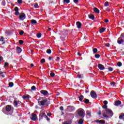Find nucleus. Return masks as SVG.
<instances>
[{
    "label": "nucleus",
    "mask_w": 124,
    "mask_h": 124,
    "mask_svg": "<svg viewBox=\"0 0 124 124\" xmlns=\"http://www.w3.org/2000/svg\"><path fill=\"white\" fill-rule=\"evenodd\" d=\"M104 105L102 107L104 110L103 111V116L104 119H108V116L109 115V109H108V101L105 100L103 102Z\"/></svg>",
    "instance_id": "obj_1"
},
{
    "label": "nucleus",
    "mask_w": 124,
    "mask_h": 124,
    "mask_svg": "<svg viewBox=\"0 0 124 124\" xmlns=\"http://www.w3.org/2000/svg\"><path fill=\"white\" fill-rule=\"evenodd\" d=\"M38 103L40 106H48L50 104V101L46 97H40L38 99Z\"/></svg>",
    "instance_id": "obj_2"
},
{
    "label": "nucleus",
    "mask_w": 124,
    "mask_h": 124,
    "mask_svg": "<svg viewBox=\"0 0 124 124\" xmlns=\"http://www.w3.org/2000/svg\"><path fill=\"white\" fill-rule=\"evenodd\" d=\"M78 115L80 118H84L85 117V110L83 108H79L78 111Z\"/></svg>",
    "instance_id": "obj_3"
},
{
    "label": "nucleus",
    "mask_w": 124,
    "mask_h": 124,
    "mask_svg": "<svg viewBox=\"0 0 124 124\" xmlns=\"http://www.w3.org/2000/svg\"><path fill=\"white\" fill-rule=\"evenodd\" d=\"M91 96L92 98H96L97 97V95H96V93L94 91H92L90 93Z\"/></svg>",
    "instance_id": "obj_4"
},
{
    "label": "nucleus",
    "mask_w": 124,
    "mask_h": 124,
    "mask_svg": "<svg viewBox=\"0 0 124 124\" xmlns=\"http://www.w3.org/2000/svg\"><path fill=\"white\" fill-rule=\"evenodd\" d=\"M19 19L20 21H24L26 19V15L24 13L21 14L19 16Z\"/></svg>",
    "instance_id": "obj_5"
},
{
    "label": "nucleus",
    "mask_w": 124,
    "mask_h": 124,
    "mask_svg": "<svg viewBox=\"0 0 124 124\" xmlns=\"http://www.w3.org/2000/svg\"><path fill=\"white\" fill-rule=\"evenodd\" d=\"M75 110V108L73 106H68L67 108V111L68 112H72V111H74Z\"/></svg>",
    "instance_id": "obj_6"
},
{
    "label": "nucleus",
    "mask_w": 124,
    "mask_h": 124,
    "mask_svg": "<svg viewBox=\"0 0 124 124\" xmlns=\"http://www.w3.org/2000/svg\"><path fill=\"white\" fill-rule=\"evenodd\" d=\"M40 93L45 96H46V95H49V93H48V91L46 90H41L40 91Z\"/></svg>",
    "instance_id": "obj_7"
},
{
    "label": "nucleus",
    "mask_w": 124,
    "mask_h": 124,
    "mask_svg": "<svg viewBox=\"0 0 124 124\" xmlns=\"http://www.w3.org/2000/svg\"><path fill=\"white\" fill-rule=\"evenodd\" d=\"M31 119L32 120V121H36V120H37V116L36 114L32 113L31 117Z\"/></svg>",
    "instance_id": "obj_8"
},
{
    "label": "nucleus",
    "mask_w": 124,
    "mask_h": 124,
    "mask_svg": "<svg viewBox=\"0 0 124 124\" xmlns=\"http://www.w3.org/2000/svg\"><path fill=\"white\" fill-rule=\"evenodd\" d=\"M98 67L100 69V70H104V69L105 68L104 66L101 64H98Z\"/></svg>",
    "instance_id": "obj_9"
},
{
    "label": "nucleus",
    "mask_w": 124,
    "mask_h": 124,
    "mask_svg": "<svg viewBox=\"0 0 124 124\" xmlns=\"http://www.w3.org/2000/svg\"><path fill=\"white\" fill-rule=\"evenodd\" d=\"M6 111L7 112H10L11 111V106L7 105L6 107Z\"/></svg>",
    "instance_id": "obj_10"
},
{
    "label": "nucleus",
    "mask_w": 124,
    "mask_h": 124,
    "mask_svg": "<svg viewBox=\"0 0 124 124\" xmlns=\"http://www.w3.org/2000/svg\"><path fill=\"white\" fill-rule=\"evenodd\" d=\"M77 28H78V29H80L81 28V26H82V23H81V22L78 21L77 22Z\"/></svg>",
    "instance_id": "obj_11"
},
{
    "label": "nucleus",
    "mask_w": 124,
    "mask_h": 124,
    "mask_svg": "<svg viewBox=\"0 0 124 124\" xmlns=\"http://www.w3.org/2000/svg\"><path fill=\"white\" fill-rule=\"evenodd\" d=\"M104 5L105 6V10H106V11H108V9H107V6H108V5H109V2H108V1L105 2Z\"/></svg>",
    "instance_id": "obj_12"
},
{
    "label": "nucleus",
    "mask_w": 124,
    "mask_h": 124,
    "mask_svg": "<svg viewBox=\"0 0 124 124\" xmlns=\"http://www.w3.org/2000/svg\"><path fill=\"white\" fill-rule=\"evenodd\" d=\"M16 52L18 54H20L22 52V49L21 48L19 47L18 46H17L16 47Z\"/></svg>",
    "instance_id": "obj_13"
},
{
    "label": "nucleus",
    "mask_w": 124,
    "mask_h": 124,
    "mask_svg": "<svg viewBox=\"0 0 124 124\" xmlns=\"http://www.w3.org/2000/svg\"><path fill=\"white\" fill-rule=\"evenodd\" d=\"M31 25H36V24H37V21L34 19H31Z\"/></svg>",
    "instance_id": "obj_14"
},
{
    "label": "nucleus",
    "mask_w": 124,
    "mask_h": 124,
    "mask_svg": "<svg viewBox=\"0 0 124 124\" xmlns=\"http://www.w3.org/2000/svg\"><path fill=\"white\" fill-rule=\"evenodd\" d=\"M30 97H31V96H30V95H24L22 96V98H23L24 99H26V98H27L28 99H29V98H30Z\"/></svg>",
    "instance_id": "obj_15"
},
{
    "label": "nucleus",
    "mask_w": 124,
    "mask_h": 124,
    "mask_svg": "<svg viewBox=\"0 0 124 124\" xmlns=\"http://www.w3.org/2000/svg\"><path fill=\"white\" fill-rule=\"evenodd\" d=\"M109 118L113 117V115H114V113L111 110H109Z\"/></svg>",
    "instance_id": "obj_16"
},
{
    "label": "nucleus",
    "mask_w": 124,
    "mask_h": 124,
    "mask_svg": "<svg viewBox=\"0 0 124 124\" xmlns=\"http://www.w3.org/2000/svg\"><path fill=\"white\" fill-rule=\"evenodd\" d=\"M88 17L91 20H93L94 19V16L93 15H89Z\"/></svg>",
    "instance_id": "obj_17"
},
{
    "label": "nucleus",
    "mask_w": 124,
    "mask_h": 124,
    "mask_svg": "<svg viewBox=\"0 0 124 124\" xmlns=\"http://www.w3.org/2000/svg\"><path fill=\"white\" fill-rule=\"evenodd\" d=\"M122 103V102L120 101H117L115 102V106H119Z\"/></svg>",
    "instance_id": "obj_18"
},
{
    "label": "nucleus",
    "mask_w": 124,
    "mask_h": 124,
    "mask_svg": "<svg viewBox=\"0 0 124 124\" xmlns=\"http://www.w3.org/2000/svg\"><path fill=\"white\" fill-rule=\"evenodd\" d=\"M18 104L19 102H17V100H15L14 101V105H15V107H17L18 106Z\"/></svg>",
    "instance_id": "obj_19"
},
{
    "label": "nucleus",
    "mask_w": 124,
    "mask_h": 124,
    "mask_svg": "<svg viewBox=\"0 0 124 124\" xmlns=\"http://www.w3.org/2000/svg\"><path fill=\"white\" fill-rule=\"evenodd\" d=\"M106 28H102L100 30H99V32L100 33H102V32H104L105 31Z\"/></svg>",
    "instance_id": "obj_20"
},
{
    "label": "nucleus",
    "mask_w": 124,
    "mask_h": 124,
    "mask_svg": "<svg viewBox=\"0 0 124 124\" xmlns=\"http://www.w3.org/2000/svg\"><path fill=\"white\" fill-rule=\"evenodd\" d=\"M117 42L118 43V44H121L122 43H123V42H124V40H123V39H121L120 38H119Z\"/></svg>",
    "instance_id": "obj_21"
},
{
    "label": "nucleus",
    "mask_w": 124,
    "mask_h": 124,
    "mask_svg": "<svg viewBox=\"0 0 124 124\" xmlns=\"http://www.w3.org/2000/svg\"><path fill=\"white\" fill-rule=\"evenodd\" d=\"M93 11L95 12V13H99V10H98L97 8H94L93 9Z\"/></svg>",
    "instance_id": "obj_22"
},
{
    "label": "nucleus",
    "mask_w": 124,
    "mask_h": 124,
    "mask_svg": "<svg viewBox=\"0 0 124 124\" xmlns=\"http://www.w3.org/2000/svg\"><path fill=\"white\" fill-rule=\"evenodd\" d=\"M78 98L80 101H82L84 99V96L81 95L78 97Z\"/></svg>",
    "instance_id": "obj_23"
},
{
    "label": "nucleus",
    "mask_w": 124,
    "mask_h": 124,
    "mask_svg": "<svg viewBox=\"0 0 124 124\" xmlns=\"http://www.w3.org/2000/svg\"><path fill=\"white\" fill-rule=\"evenodd\" d=\"M97 123H99V124H105V122H104V121L103 120H97L96 121Z\"/></svg>",
    "instance_id": "obj_24"
},
{
    "label": "nucleus",
    "mask_w": 124,
    "mask_h": 124,
    "mask_svg": "<svg viewBox=\"0 0 124 124\" xmlns=\"http://www.w3.org/2000/svg\"><path fill=\"white\" fill-rule=\"evenodd\" d=\"M119 119H120V120H123V119H124V114H121V115L119 116Z\"/></svg>",
    "instance_id": "obj_25"
},
{
    "label": "nucleus",
    "mask_w": 124,
    "mask_h": 124,
    "mask_svg": "<svg viewBox=\"0 0 124 124\" xmlns=\"http://www.w3.org/2000/svg\"><path fill=\"white\" fill-rule=\"evenodd\" d=\"M78 124H84V121L83 120V119H80L79 120V121H78Z\"/></svg>",
    "instance_id": "obj_26"
},
{
    "label": "nucleus",
    "mask_w": 124,
    "mask_h": 124,
    "mask_svg": "<svg viewBox=\"0 0 124 124\" xmlns=\"http://www.w3.org/2000/svg\"><path fill=\"white\" fill-rule=\"evenodd\" d=\"M87 116L91 117V116H92V113L90 111L88 110L87 111Z\"/></svg>",
    "instance_id": "obj_27"
},
{
    "label": "nucleus",
    "mask_w": 124,
    "mask_h": 124,
    "mask_svg": "<svg viewBox=\"0 0 124 124\" xmlns=\"http://www.w3.org/2000/svg\"><path fill=\"white\" fill-rule=\"evenodd\" d=\"M89 102H90V100H89V99H85L84 103H85L86 104H87L88 103H89Z\"/></svg>",
    "instance_id": "obj_28"
},
{
    "label": "nucleus",
    "mask_w": 124,
    "mask_h": 124,
    "mask_svg": "<svg viewBox=\"0 0 124 124\" xmlns=\"http://www.w3.org/2000/svg\"><path fill=\"white\" fill-rule=\"evenodd\" d=\"M100 57V55L98 54H96L95 55V58H96V59H99Z\"/></svg>",
    "instance_id": "obj_29"
},
{
    "label": "nucleus",
    "mask_w": 124,
    "mask_h": 124,
    "mask_svg": "<svg viewBox=\"0 0 124 124\" xmlns=\"http://www.w3.org/2000/svg\"><path fill=\"white\" fill-rule=\"evenodd\" d=\"M46 53L47 54H51V53H52V51H51V49H48L46 50Z\"/></svg>",
    "instance_id": "obj_30"
},
{
    "label": "nucleus",
    "mask_w": 124,
    "mask_h": 124,
    "mask_svg": "<svg viewBox=\"0 0 124 124\" xmlns=\"http://www.w3.org/2000/svg\"><path fill=\"white\" fill-rule=\"evenodd\" d=\"M9 87H11H11H13V86H14V84L13 83V82H10L9 83Z\"/></svg>",
    "instance_id": "obj_31"
},
{
    "label": "nucleus",
    "mask_w": 124,
    "mask_h": 124,
    "mask_svg": "<svg viewBox=\"0 0 124 124\" xmlns=\"http://www.w3.org/2000/svg\"><path fill=\"white\" fill-rule=\"evenodd\" d=\"M63 2L64 3H69V2H70V0H63Z\"/></svg>",
    "instance_id": "obj_32"
},
{
    "label": "nucleus",
    "mask_w": 124,
    "mask_h": 124,
    "mask_svg": "<svg viewBox=\"0 0 124 124\" xmlns=\"http://www.w3.org/2000/svg\"><path fill=\"white\" fill-rule=\"evenodd\" d=\"M93 52L94 54L96 53L97 52V48H93Z\"/></svg>",
    "instance_id": "obj_33"
},
{
    "label": "nucleus",
    "mask_w": 124,
    "mask_h": 124,
    "mask_svg": "<svg viewBox=\"0 0 124 124\" xmlns=\"http://www.w3.org/2000/svg\"><path fill=\"white\" fill-rule=\"evenodd\" d=\"M45 112H43V113H42L40 114V117H41V118H43L44 116H45Z\"/></svg>",
    "instance_id": "obj_34"
},
{
    "label": "nucleus",
    "mask_w": 124,
    "mask_h": 124,
    "mask_svg": "<svg viewBox=\"0 0 124 124\" xmlns=\"http://www.w3.org/2000/svg\"><path fill=\"white\" fill-rule=\"evenodd\" d=\"M32 91H35L36 90V87L35 86H33L31 88Z\"/></svg>",
    "instance_id": "obj_35"
},
{
    "label": "nucleus",
    "mask_w": 124,
    "mask_h": 124,
    "mask_svg": "<svg viewBox=\"0 0 124 124\" xmlns=\"http://www.w3.org/2000/svg\"><path fill=\"white\" fill-rule=\"evenodd\" d=\"M18 42L20 45H22L24 43V41L22 40H19Z\"/></svg>",
    "instance_id": "obj_36"
},
{
    "label": "nucleus",
    "mask_w": 124,
    "mask_h": 124,
    "mask_svg": "<svg viewBox=\"0 0 124 124\" xmlns=\"http://www.w3.org/2000/svg\"><path fill=\"white\" fill-rule=\"evenodd\" d=\"M37 37L38 38H40L41 37V34L40 33H38V34H37Z\"/></svg>",
    "instance_id": "obj_37"
},
{
    "label": "nucleus",
    "mask_w": 124,
    "mask_h": 124,
    "mask_svg": "<svg viewBox=\"0 0 124 124\" xmlns=\"http://www.w3.org/2000/svg\"><path fill=\"white\" fill-rule=\"evenodd\" d=\"M117 65H118V66H119V67H120V66H122V63H121V62H118L117 63Z\"/></svg>",
    "instance_id": "obj_38"
},
{
    "label": "nucleus",
    "mask_w": 124,
    "mask_h": 124,
    "mask_svg": "<svg viewBox=\"0 0 124 124\" xmlns=\"http://www.w3.org/2000/svg\"><path fill=\"white\" fill-rule=\"evenodd\" d=\"M34 8H37L38 7V3H35L34 5Z\"/></svg>",
    "instance_id": "obj_39"
},
{
    "label": "nucleus",
    "mask_w": 124,
    "mask_h": 124,
    "mask_svg": "<svg viewBox=\"0 0 124 124\" xmlns=\"http://www.w3.org/2000/svg\"><path fill=\"white\" fill-rule=\"evenodd\" d=\"M15 11L16 12L19 11V8H18V7H15Z\"/></svg>",
    "instance_id": "obj_40"
},
{
    "label": "nucleus",
    "mask_w": 124,
    "mask_h": 124,
    "mask_svg": "<svg viewBox=\"0 0 124 124\" xmlns=\"http://www.w3.org/2000/svg\"><path fill=\"white\" fill-rule=\"evenodd\" d=\"M4 40V38H3V37H1V38H0V41H1V42H3Z\"/></svg>",
    "instance_id": "obj_41"
},
{
    "label": "nucleus",
    "mask_w": 124,
    "mask_h": 124,
    "mask_svg": "<svg viewBox=\"0 0 124 124\" xmlns=\"http://www.w3.org/2000/svg\"><path fill=\"white\" fill-rule=\"evenodd\" d=\"M50 75L51 76V77H54L55 76V73H51L50 74Z\"/></svg>",
    "instance_id": "obj_42"
},
{
    "label": "nucleus",
    "mask_w": 124,
    "mask_h": 124,
    "mask_svg": "<svg viewBox=\"0 0 124 124\" xmlns=\"http://www.w3.org/2000/svg\"><path fill=\"white\" fill-rule=\"evenodd\" d=\"M41 62L42 63H44V62H45V59H42L41 60Z\"/></svg>",
    "instance_id": "obj_43"
},
{
    "label": "nucleus",
    "mask_w": 124,
    "mask_h": 124,
    "mask_svg": "<svg viewBox=\"0 0 124 124\" xmlns=\"http://www.w3.org/2000/svg\"><path fill=\"white\" fill-rule=\"evenodd\" d=\"M110 86L111 87H114V86H115V82L110 83Z\"/></svg>",
    "instance_id": "obj_44"
},
{
    "label": "nucleus",
    "mask_w": 124,
    "mask_h": 124,
    "mask_svg": "<svg viewBox=\"0 0 124 124\" xmlns=\"http://www.w3.org/2000/svg\"><path fill=\"white\" fill-rule=\"evenodd\" d=\"M17 2L19 4H21V3H22V2H23V1H22V0H17Z\"/></svg>",
    "instance_id": "obj_45"
},
{
    "label": "nucleus",
    "mask_w": 124,
    "mask_h": 124,
    "mask_svg": "<svg viewBox=\"0 0 124 124\" xmlns=\"http://www.w3.org/2000/svg\"><path fill=\"white\" fill-rule=\"evenodd\" d=\"M9 65V63L8 62H5L4 63V66H8Z\"/></svg>",
    "instance_id": "obj_46"
},
{
    "label": "nucleus",
    "mask_w": 124,
    "mask_h": 124,
    "mask_svg": "<svg viewBox=\"0 0 124 124\" xmlns=\"http://www.w3.org/2000/svg\"><path fill=\"white\" fill-rule=\"evenodd\" d=\"M19 34L20 35H23V34H24V31H21L20 32H19Z\"/></svg>",
    "instance_id": "obj_47"
},
{
    "label": "nucleus",
    "mask_w": 124,
    "mask_h": 124,
    "mask_svg": "<svg viewBox=\"0 0 124 124\" xmlns=\"http://www.w3.org/2000/svg\"><path fill=\"white\" fill-rule=\"evenodd\" d=\"M74 2H75V3H78L79 0H74Z\"/></svg>",
    "instance_id": "obj_48"
},
{
    "label": "nucleus",
    "mask_w": 124,
    "mask_h": 124,
    "mask_svg": "<svg viewBox=\"0 0 124 124\" xmlns=\"http://www.w3.org/2000/svg\"><path fill=\"white\" fill-rule=\"evenodd\" d=\"M60 109L61 111H63V107H60Z\"/></svg>",
    "instance_id": "obj_49"
},
{
    "label": "nucleus",
    "mask_w": 124,
    "mask_h": 124,
    "mask_svg": "<svg viewBox=\"0 0 124 124\" xmlns=\"http://www.w3.org/2000/svg\"><path fill=\"white\" fill-rule=\"evenodd\" d=\"M113 71V69L112 67H109V71L111 72V71Z\"/></svg>",
    "instance_id": "obj_50"
},
{
    "label": "nucleus",
    "mask_w": 124,
    "mask_h": 124,
    "mask_svg": "<svg viewBox=\"0 0 124 124\" xmlns=\"http://www.w3.org/2000/svg\"><path fill=\"white\" fill-rule=\"evenodd\" d=\"M15 15H19V11H16L15 13Z\"/></svg>",
    "instance_id": "obj_51"
},
{
    "label": "nucleus",
    "mask_w": 124,
    "mask_h": 124,
    "mask_svg": "<svg viewBox=\"0 0 124 124\" xmlns=\"http://www.w3.org/2000/svg\"><path fill=\"white\" fill-rule=\"evenodd\" d=\"M3 60V58H2V56H0V62H1Z\"/></svg>",
    "instance_id": "obj_52"
},
{
    "label": "nucleus",
    "mask_w": 124,
    "mask_h": 124,
    "mask_svg": "<svg viewBox=\"0 0 124 124\" xmlns=\"http://www.w3.org/2000/svg\"><path fill=\"white\" fill-rule=\"evenodd\" d=\"M108 22H109V20H108V19H106L105 20V23H108Z\"/></svg>",
    "instance_id": "obj_53"
},
{
    "label": "nucleus",
    "mask_w": 124,
    "mask_h": 124,
    "mask_svg": "<svg viewBox=\"0 0 124 124\" xmlns=\"http://www.w3.org/2000/svg\"><path fill=\"white\" fill-rule=\"evenodd\" d=\"M106 47H109V43H107L105 44Z\"/></svg>",
    "instance_id": "obj_54"
},
{
    "label": "nucleus",
    "mask_w": 124,
    "mask_h": 124,
    "mask_svg": "<svg viewBox=\"0 0 124 124\" xmlns=\"http://www.w3.org/2000/svg\"><path fill=\"white\" fill-rule=\"evenodd\" d=\"M51 59H53V57H49L48 58V60H49V61H51Z\"/></svg>",
    "instance_id": "obj_55"
},
{
    "label": "nucleus",
    "mask_w": 124,
    "mask_h": 124,
    "mask_svg": "<svg viewBox=\"0 0 124 124\" xmlns=\"http://www.w3.org/2000/svg\"><path fill=\"white\" fill-rule=\"evenodd\" d=\"M43 117H44V118H45L46 119H47L48 118V116H47V115H46Z\"/></svg>",
    "instance_id": "obj_56"
},
{
    "label": "nucleus",
    "mask_w": 124,
    "mask_h": 124,
    "mask_svg": "<svg viewBox=\"0 0 124 124\" xmlns=\"http://www.w3.org/2000/svg\"><path fill=\"white\" fill-rule=\"evenodd\" d=\"M47 116L48 117H50L51 116V115H52V114H51V113H47Z\"/></svg>",
    "instance_id": "obj_57"
},
{
    "label": "nucleus",
    "mask_w": 124,
    "mask_h": 124,
    "mask_svg": "<svg viewBox=\"0 0 124 124\" xmlns=\"http://www.w3.org/2000/svg\"><path fill=\"white\" fill-rule=\"evenodd\" d=\"M57 96H58V95H60V93L58 92L56 94Z\"/></svg>",
    "instance_id": "obj_58"
},
{
    "label": "nucleus",
    "mask_w": 124,
    "mask_h": 124,
    "mask_svg": "<svg viewBox=\"0 0 124 124\" xmlns=\"http://www.w3.org/2000/svg\"><path fill=\"white\" fill-rule=\"evenodd\" d=\"M31 67H33V66H34V65H33V64H31Z\"/></svg>",
    "instance_id": "obj_59"
},
{
    "label": "nucleus",
    "mask_w": 124,
    "mask_h": 124,
    "mask_svg": "<svg viewBox=\"0 0 124 124\" xmlns=\"http://www.w3.org/2000/svg\"><path fill=\"white\" fill-rule=\"evenodd\" d=\"M78 56H81V54L80 53V52H78Z\"/></svg>",
    "instance_id": "obj_60"
},
{
    "label": "nucleus",
    "mask_w": 124,
    "mask_h": 124,
    "mask_svg": "<svg viewBox=\"0 0 124 124\" xmlns=\"http://www.w3.org/2000/svg\"><path fill=\"white\" fill-rule=\"evenodd\" d=\"M67 122H65L63 123V124H67Z\"/></svg>",
    "instance_id": "obj_61"
},
{
    "label": "nucleus",
    "mask_w": 124,
    "mask_h": 124,
    "mask_svg": "<svg viewBox=\"0 0 124 124\" xmlns=\"http://www.w3.org/2000/svg\"><path fill=\"white\" fill-rule=\"evenodd\" d=\"M47 119V121H50V118H46Z\"/></svg>",
    "instance_id": "obj_62"
},
{
    "label": "nucleus",
    "mask_w": 124,
    "mask_h": 124,
    "mask_svg": "<svg viewBox=\"0 0 124 124\" xmlns=\"http://www.w3.org/2000/svg\"><path fill=\"white\" fill-rule=\"evenodd\" d=\"M78 78H79V79L81 78V75H79Z\"/></svg>",
    "instance_id": "obj_63"
},
{
    "label": "nucleus",
    "mask_w": 124,
    "mask_h": 124,
    "mask_svg": "<svg viewBox=\"0 0 124 124\" xmlns=\"http://www.w3.org/2000/svg\"><path fill=\"white\" fill-rule=\"evenodd\" d=\"M0 76H1V77H2V78H4V76H3V75H1Z\"/></svg>",
    "instance_id": "obj_64"
}]
</instances>
